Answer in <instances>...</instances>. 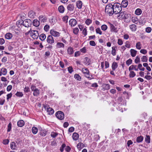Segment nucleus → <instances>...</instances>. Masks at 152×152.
I'll return each mask as SVG.
<instances>
[{
    "mask_svg": "<svg viewBox=\"0 0 152 152\" xmlns=\"http://www.w3.org/2000/svg\"><path fill=\"white\" fill-rule=\"evenodd\" d=\"M114 13L115 14H118L122 10L121 4L118 3H115L113 4Z\"/></svg>",
    "mask_w": 152,
    "mask_h": 152,
    "instance_id": "1",
    "label": "nucleus"
},
{
    "mask_svg": "<svg viewBox=\"0 0 152 152\" xmlns=\"http://www.w3.org/2000/svg\"><path fill=\"white\" fill-rule=\"evenodd\" d=\"M113 10V4H110L106 6L105 11L106 12L109 14L110 16L112 15L114 13V10Z\"/></svg>",
    "mask_w": 152,
    "mask_h": 152,
    "instance_id": "2",
    "label": "nucleus"
},
{
    "mask_svg": "<svg viewBox=\"0 0 152 152\" xmlns=\"http://www.w3.org/2000/svg\"><path fill=\"white\" fill-rule=\"evenodd\" d=\"M117 18L118 19H126L129 17V16L130 15L127 14L126 12L125 11H123L121 12V11L118 14Z\"/></svg>",
    "mask_w": 152,
    "mask_h": 152,
    "instance_id": "3",
    "label": "nucleus"
},
{
    "mask_svg": "<svg viewBox=\"0 0 152 152\" xmlns=\"http://www.w3.org/2000/svg\"><path fill=\"white\" fill-rule=\"evenodd\" d=\"M31 37L34 39H37L39 37L38 32L36 30H32L30 33Z\"/></svg>",
    "mask_w": 152,
    "mask_h": 152,
    "instance_id": "4",
    "label": "nucleus"
},
{
    "mask_svg": "<svg viewBox=\"0 0 152 152\" xmlns=\"http://www.w3.org/2000/svg\"><path fill=\"white\" fill-rule=\"evenodd\" d=\"M32 24V21L29 19H26L23 20V26L26 27H30Z\"/></svg>",
    "mask_w": 152,
    "mask_h": 152,
    "instance_id": "5",
    "label": "nucleus"
},
{
    "mask_svg": "<svg viewBox=\"0 0 152 152\" xmlns=\"http://www.w3.org/2000/svg\"><path fill=\"white\" fill-rule=\"evenodd\" d=\"M56 116L57 118L60 120H62L64 118V115L61 111H58L56 113Z\"/></svg>",
    "mask_w": 152,
    "mask_h": 152,
    "instance_id": "6",
    "label": "nucleus"
},
{
    "mask_svg": "<svg viewBox=\"0 0 152 152\" xmlns=\"http://www.w3.org/2000/svg\"><path fill=\"white\" fill-rule=\"evenodd\" d=\"M47 42L50 45H52L54 43V41L52 35H49L47 38Z\"/></svg>",
    "mask_w": 152,
    "mask_h": 152,
    "instance_id": "7",
    "label": "nucleus"
},
{
    "mask_svg": "<svg viewBox=\"0 0 152 152\" xmlns=\"http://www.w3.org/2000/svg\"><path fill=\"white\" fill-rule=\"evenodd\" d=\"M50 34L51 35L55 37H58L60 36V33L52 29L50 31Z\"/></svg>",
    "mask_w": 152,
    "mask_h": 152,
    "instance_id": "8",
    "label": "nucleus"
},
{
    "mask_svg": "<svg viewBox=\"0 0 152 152\" xmlns=\"http://www.w3.org/2000/svg\"><path fill=\"white\" fill-rule=\"evenodd\" d=\"M109 24L111 31V32L117 33L118 31L117 28L112 24L109 23Z\"/></svg>",
    "mask_w": 152,
    "mask_h": 152,
    "instance_id": "9",
    "label": "nucleus"
},
{
    "mask_svg": "<svg viewBox=\"0 0 152 152\" xmlns=\"http://www.w3.org/2000/svg\"><path fill=\"white\" fill-rule=\"evenodd\" d=\"M69 23L71 26H74L76 25L77 21L75 19H72L69 21Z\"/></svg>",
    "mask_w": 152,
    "mask_h": 152,
    "instance_id": "10",
    "label": "nucleus"
},
{
    "mask_svg": "<svg viewBox=\"0 0 152 152\" xmlns=\"http://www.w3.org/2000/svg\"><path fill=\"white\" fill-rule=\"evenodd\" d=\"M90 59L88 57H86L83 59V63L86 65H89L90 64Z\"/></svg>",
    "mask_w": 152,
    "mask_h": 152,
    "instance_id": "11",
    "label": "nucleus"
},
{
    "mask_svg": "<svg viewBox=\"0 0 152 152\" xmlns=\"http://www.w3.org/2000/svg\"><path fill=\"white\" fill-rule=\"evenodd\" d=\"M67 53L69 55H71L73 54L74 51L73 48L71 47L68 48L67 49Z\"/></svg>",
    "mask_w": 152,
    "mask_h": 152,
    "instance_id": "12",
    "label": "nucleus"
},
{
    "mask_svg": "<svg viewBox=\"0 0 152 152\" xmlns=\"http://www.w3.org/2000/svg\"><path fill=\"white\" fill-rule=\"evenodd\" d=\"M35 16V13L32 10H30L28 12V17L30 18H33Z\"/></svg>",
    "mask_w": 152,
    "mask_h": 152,
    "instance_id": "13",
    "label": "nucleus"
},
{
    "mask_svg": "<svg viewBox=\"0 0 152 152\" xmlns=\"http://www.w3.org/2000/svg\"><path fill=\"white\" fill-rule=\"evenodd\" d=\"M128 1L127 0H123L121 4V7L124 8L126 7L128 5Z\"/></svg>",
    "mask_w": 152,
    "mask_h": 152,
    "instance_id": "14",
    "label": "nucleus"
},
{
    "mask_svg": "<svg viewBox=\"0 0 152 152\" xmlns=\"http://www.w3.org/2000/svg\"><path fill=\"white\" fill-rule=\"evenodd\" d=\"M72 137L74 140H78L79 137L78 134L76 132L72 134Z\"/></svg>",
    "mask_w": 152,
    "mask_h": 152,
    "instance_id": "15",
    "label": "nucleus"
},
{
    "mask_svg": "<svg viewBox=\"0 0 152 152\" xmlns=\"http://www.w3.org/2000/svg\"><path fill=\"white\" fill-rule=\"evenodd\" d=\"M10 147L13 150H15L17 147L16 143L14 142H12L10 143Z\"/></svg>",
    "mask_w": 152,
    "mask_h": 152,
    "instance_id": "16",
    "label": "nucleus"
},
{
    "mask_svg": "<svg viewBox=\"0 0 152 152\" xmlns=\"http://www.w3.org/2000/svg\"><path fill=\"white\" fill-rule=\"evenodd\" d=\"M74 5L73 4H69L68 5L67 8L68 11H72L74 9Z\"/></svg>",
    "mask_w": 152,
    "mask_h": 152,
    "instance_id": "17",
    "label": "nucleus"
},
{
    "mask_svg": "<svg viewBox=\"0 0 152 152\" xmlns=\"http://www.w3.org/2000/svg\"><path fill=\"white\" fill-rule=\"evenodd\" d=\"M84 147V145L82 142H79L77 145V149L80 150Z\"/></svg>",
    "mask_w": 152,
    "mask_h": 152,
    "instance_id": "18",
    "label": "nucleus"
},
{
    "mask_svg": "<svg viewBox=\"0 0 152 152\" xmlns=\"http://www.w3.org/2000/svg\"><path fill=\"white\" fill-rule=\"evenodd\" d=\"M33 25L35 27L38 26L40 24L39 22L37 20H34L33 22Z\"/></svg>",
    "mask_w": 152,
    "mask_h": 152,
    "instance_id": "19",
    "label": "nucleus"
},
{
    "mask_svg": "<svg viewBox=\"0 0 152 152\" xmlns=\"http://www.w3.org/2000/svg\"><path fill=\"white\" fill-rule=\"evenodd\" d=\"M130 52L131 56L132 57H134L136 55L137 51L134 49H131L130 50Z\"/></svg>",
    "mask_w": 152,
    "mask_h": 152,
    "instance_id": "20",
    "label": "nucleus"
},
{
    "mask_svg": "<svg viewBox=\"0 0 152 152\" xmlns=\"http://www.w3.org/2000/svg\"><path fill=\"white\" fill-rule=\"evenodd\" d=\"M129 28L132 31H134L137 29V26L135 24H132L130 25Z\"/></svg>",
    "mask_w": 152,
    "mask_h": 152,
    "instance_id": "21",
    "label": "nucleus"
},
{
    "mask_svg": "<svg viewBox=\"0 0 152 152\" xmlns=\"http://www.w3.org/2000/svg\"><path fill=\"white\" fill-rule=\"evenodd\" d=\"M23 21L22 20H19V21L17 22L16 23V25L19 28H20L22 25L23 26Z\"/></svg>",
    "mask_w": 152,
    "mask_h": 152,
    "instance_id": "22",
    "label": "nucleus"
},
{
    "mask_svg": "<svg viewBox=\"0 0 152 152\" xmlns=\"http://www.w3.org/2000/svg\"><path fill=\"white\" fill-rule=\"evenodd\" d=\"M112 68L113 70H115V69L118 67V63L116 62H113L112 64Z\"/></svg>",
    "mask_w": 152,
    "mask_h": 152,
    "instance_id": "23",
    "label": "nucleus"
},
{
    "mask_svg": "<svg viewBox=\"0 0 152 152\" xmlns=\"http://www.w3.org/2000/svg\"><path fill=\"white\" fill-rule=\"evenodd\" d=\"M5 38L8 39H10L12 37V34L10 33H7L5 35Z\"/></svg>",
    "mask_w": 152,
    "mask_h": 152,
    "instance_id": "24",
    "label": "nucleus"
},
{
    "mask_svg": "<svg viewBox=\"0 0 152 152\" xmlns=\"http://www.w3.org/2000/svg\"><path fill=\"white\" fill-rule=\"evenodd\" d=\"M47 111L50 115H52L53 114L54 112L52 108L50 107L47 108Z\"/></svg>",
    "mask_w": 152,
    "mask_h": 152,
    "instance_id": "25",
    "label": "nucleus"
},
{
    "mask_svg": "<svg viewBox=\"0 0 152 152\" xmlns=\"http://www.w3.org/2000/svg\"><path fill=\"white\" fill-rule=\"evenodd\" d=\"M24 124V122L22 120H20L17 122V125L19 127H22Z\"/></svg>",
    "mask_w": 152,
    "mask_h": 152,
    "instance_id": "26",
    "label": "nucleus"
},
{
    "mask_svg": "<svg viewBox=\"0 0 152 152\" xmlns=\"http://www.w3.org/2000/svg\"><path fill=\"white\" fill-rule=\"evenodd\" d=\"M58 10L60 13H63L64 12V8L62 5H61L58 7Z\"/></svg>",
    "mask_w": 152,
    "mask_h": 152,
    "instance_id": "27",
    "label": "nucleus"
},
{
    "mask_svg": "<svg viewBox=\"0 0 152 152\" xmlns=\"http://www.w3.org/2000/svg\"><path fill=\"white\" fill-rule=\"evenodd\" d=\"M143 139V137L142 136H140L137 137L136 139L137 142L138 143L141 142Z\"/></svg>",
    "mask_w": 152,
    "mask_h": 152,
    "instance_id": "28",
    "label": "nucleus"
},
{
    "mask_svg": "<svg viewBox=\"0 0 152 152\" xmlns=\"http://www.w3.org/2000/svg\"><path fill=\"white\" fill-rule=\"evenodd\" d=\"M82 2L80 1H78L76 2L77 7L79 9H80L82 8Z\"/></svg>",
    "mask_w": 152,
    "mask_h": 152,
    "instance_id": "29",
    "label": "nucleus"
},
{
    "mask_svg": "<svg viewBox=\"0 0 152 152\" xmlns=\"http://www.w3.org/2000/svg\"><path fill=\"white\" fill-rule=\"evenodd\" d=\"M142 11L141 9L140 8L137 9L135 11V14L137 15H140L142 13Z\"/></svg>",
    "mask_w": 152,
    "mask_h": 152,
    "instance_id": "30",
    "label": "nucleus"
},
{
    "mask_svg": "<svg viewBox=\"0 0 152 152\" xmlns=\"http://www.w3.org/2000/svg\"><path fill=\"white\" fill-rule=\"evenodd\" d=\"M15 43H13L10 44L8 46V49L9 50L11 51L15 47Z\"/></svg>",
    "mask_w": 152,
    "mask_h": 152,
    "instance_id": "31",
    "label": "nucleus"
},
{
    "mask_svg": "<svg viewBox=\"0 0 152 152\" xmlns=\"http://www.w3.org/2000/svg\"><path fill=\"white\" fill-rule=\"evenodd\" d=\"M39 39L42 41H44L46 38V36L44 34H41L39 36Z\"/></svg>",
    "mask_w": 152,
    "mask_h": 152,
    "instance_id": "32",
    "label": "nucleus"
},
{
    "mask_svg": "<svg viewBox=\"0 0 152 152\" xmlns=\"http://www.w3.org/2000/svg\"><path fill=\"white\" fill-rule=\"evenodd\" d=\"M145 141L148 144L150 142V136L146 135L145 138Z\"/></svg>",
    "mask_w": 152,
    "mask_h": 152,
    "instance_id": "33",
    "label": "nucleus"
},
{
    "mask_svg": "<svg viewBox=\"0 0 152 152\" xmlns=\"http://www.w3.org/2000/svg\"><path fill=\"white\" fill-rule=\"evenodd\" d=\"M32 133L35 134L37 133L38 132V129L37 127L35 126H33L32 128Z\"/></svg>",
    "mask_w": 152,
    "mask_h": 152,
    "instance_id": "34",
    "label": "nucleus"
},
{
    "mask_svg": "<svg viewBox=\"0 0 152 152\" xmlns=\"http://www.w3.org/2000/svg\"><path fill=\"white\" fill-rule=\"evenodd\" d=\"M136 48L139 50H140L142 48V45L140 42H137L136 45Z\"/></svg>",
    "mask_w": 152,
    "mask_h": 152,
    "instance_id": "35",
    "label": "nucleus"
},
{
    "mask_svg": "<svg viewBox=\"0 0 152 152\" xmlns=\"http://www.w3.org/2000/svg\"><path fill=\"white\" fill-rule=\"evenodd\" d=\"M117 47L115 46H113L112 47V54L113 56H115L116 55V49Z\"/></svg>",
    "mask_w": 152,
    "mask_h": 152,
    "instance_id": "36",
    "label": "nucleus"
},
{
    "mask_svg": "<svg viewBox=\"0 0 152 152\" xmlns=\"http://www.w3.org/2000/svg\"><path fill=\"white\" fill-rule=\"evenodd\" d=\"M74 78L78 81L81 80V77L78 74H75L74 75Z\"/></svg>",
    "mask_w": 152,
    "mask_h": 152,
    "instance_id": "37",
    "label": "nucleus"
},
{
    "mask_svg": "<svg viewBox=\"0 0 152 152\" xmlns=\"http://www.w3.org/2000/svg\"><path fill=\"white\" fill-rule=\"evenodd\" d=\"M141 60L142 62H147L148 61V58L146 56H143L141 57Z\"/></svg>",
    "mask_w": 152,
    "mask_h": 152,
    "instance_id": "38",
    "label": "nucleus"
},
{
    "mask_svg": "<svg viewBox=\"0 0 152 152\" xmlns=\"http://www.w3.org/2000/svg\"><path fill=\"white\" fill-rule=\"evenodd\" d=\"M57 46L58 48H64V44L61 42H58L57 44Z\"/></svg>",
    "mask_w": 152,
    "mask_h": 152,
    "instance_id": "39",
    "label": "nucleus"
},
{
    "mask_svg": "<svg viewBox=\"0 0 152 152\" xmlns=\"http://www.w3.org/2000/svg\"><path fill=\"white\" fill-rule=\"evenodd\" d=\"M82 71L84 74L87 73L89 72L88 69L86 68H83L82 69Z\"/></svg>",
    "mask_w": 152,
    "mask_h": 152,
    "instance_id": "40",
    "label": "nucleus"
},
{
    "mask_svg": "<svg viewBox=\"0 0 152 152\" xmlns=\"http://www.w3.org/2000/svg\"><path fill=\"white\" fill-rule=\"evenodd\" d=\"M136 75L135 73L133 71H131L130 72L129 76L130 77L133 78Z\"/></svg>",
    "mask_w": 152,
    "mask_h": 152,
    "instance_id": "41",
    "label": "nucleus"
},
{
    "mask_svg": "<svg viewBox=\"0 0 152 152\" xmlns=\"http://www.w3.org/2000/svg\"><path fill=\"white\" fill-rule=\"evenodd\" d=\"M79 30L77 28H75L73 29V32L75 35H77L79 32Z\"/></svg>",
    "mask_w": 152,
    "mask_h": 152,
    "instance_id": "42",
    "label": "nucleus"
},
{
    "mask_svg": "<svg viewBox=\"0 0 152 152\" xmlns=\"http://www.w3.org/2000/svg\"><path fill=\"white\" fill-rule=\"evenodd\" d=\"M39 94V90L38 89L35 92H33V95L34 96H37Z\"/></svg>",
    "mask_w": 152,
    "mask_h": 152,
    "instance_id": "43",
    "label": "nucleus"
},
{
    "mask_svg": "<svg viewBox=\"0 0 152 152\" xmlns=\"http://www.w3.org/2000/svg\"><path fill=\"white\" fill-rule=\"evenodd\" d=\"M132 22L135 23V24H137V23L138 19L136 17H134V18H132Z\"/></svg>",
    "mask_w": 152,
    "mask_h": 152,
    "instance_id": "44",
    "label": "nucleus"
},
{
    "mask_svg": "<svg viewBox=\"0 0 152 152\" xmlns=\"http://www.w3.org/2000/svg\"><path fill=\"white\" fill-rule=\"evenodd\" d=\"M97 34H99L100 35L102 34V32L99 28H96L95 30Z\"/></svg>",
    "mask_w": 152,
    "mask_h": 152,
    "instance_id": "45",
    "label": "nucleus"
},
{
    "mask_svg": "<svg viewBox=\"0 0 152 152\" xmlns=\"http://www.w3.org/2000/svg\"><path fill=\"white\" fill-rule=\"evenodd\" d=\"M58 135V133L54 132H52L50 134V136L51 137H52L53 138H54L56 137L57 135Z\"/></svg>",
    "mask_w": 152,
    "mask_h": 152,
    "instance_id": "46",
    "label": "nucleus"
},
{
    "mask_svg": "<svg viewBox=\"0 0 152 152\" xmlns=\"http://www.w3.org/2000/svg\"><path fill=\"white\" fill-rule=\"evenodd\" d=\"M104 88L107 90L109 89L110 88V86L109 84H105L103 85Z\"/></svg>",
    "mask_w": 152,
    "mask_h": 152,
    "instance_id": "47",
    "label": "nucleus"
},
{
    "mask_svg": "<svg viewBox=\"0 0 152 152\" xmlns=\"http://www.w3.org/2000/svg\"><path fill=\"white\" fill-rule=\"evenodd\" d=\"M101 28L102 30L105 31L107 29V27L106 25L104 24L101 26Z\"/></svg>",
    "mask_w": 152,
    "mask_h": 152,
    "instance_id": "48",
    "label": "nucleus"
},
{
    "mask_svg": "<svg viewBox=\"0 0 152 152\" xmlns=\"http://www.w3.org/2000/svg\"><path fill=\"white\" fill-rule=\"evenodd\" d=\"M92 23V20L89 19H87L85 21V23L88 25H89Z\"/></svg>",
    "mask_w": 152,
    "mask_h": 152,
    "instance_id": "49",
    "label": "nucleus"
},
{
    "mask_svg": "<svg viewBox=\"0 0 152 152\" xmlns=\"http://www.w3.org/2000/svg\"><path fill=\"white\" fill-rule=\"evenodd\" d=\"M40 134L43 136H45L46 134V132L44 130H41L40 132Z\"/></svg>",
    "mask_w": 152,
    "mask_h": 152,
    "instance_id": "50",
    "label": "nucleus"
},
{
    "mask_svg": "<svg viewBox=\"0 0 152 152\" xmlns=\"http://www.w3.org/2000/svg\"><path fill=\"white\" fill-rule=\"evenodd\" d=\"M140 52L143 54H145L147 53V50L145 49H142L140 51Z\"/></svg>",
    "mask_w": 152,
    "mask_h": 152,
    "instance_id": "51",
    "label": "nucleus"
},
{
    "mask_svg": "<svg viewBox=\"0 0 152 152\" xmlns=\"http://www.w3.org/2000/svg\"><path fill=\"white\" fill-rule=\"evenodd\" d=\"M82 33L84 35V37H86L87 35V29L86 28H85L83 29Z\"/></svg>",
    "mask_w": 152,
    "mask_h": 152,
    "instance_id": "52",
    "label": "nucleus"
},
{
    "mask_svg": "<svg viewBox=\"0 0 152 152\" xmlns=\"http://www.w3.org/2000/svg\"><path fill=\"white\" fill-rule=\"evenodd\" d=\"M15 95L21 97L23 95V94L22 92L17 91Z\"/></svg>",
    "mask_w": 152,
    "mask_h": 152,
    "instance_id": "53",
    "label": "nucleus"
},
{
    "mask_svg": "<svg viewBox=\"0 0 152 152\" xmlns=\"http://www.w3.org/2000/svg\"><path fill=\"white\" fill-rule=\"evenodd\" d=\"M66 146V145L65 144H63L61 146L60 148V150L61 152H63L64 151V149Z\"/></svg>",
    "mask_w": 152,
    "mask_h": 152,
    "instance_id": "54",
    "label": "nucleus"
},
{
    "mask_svg": "<svg viewBox=\"0 0 152 152\" xmlns=\"http://www.w3.org/2000/svg\"><path fill=\"white\" fill-rule=\"evenodd\" d=\"M68 70L69 73H72L73 71V68L71 66H69L68 68Z\"/></svg>",
    "mask_w": 152,
    "mask_h": 152,
    "instance_id": "55",
    "label": "nucleus"
},
{
    "mask_svg": "<svg viewBox=\"0 0 152 152\" xmlns=\"http://www.w3.org/2000/svg\"><path fill=\"white\" fill-rule=\"evenodd\" d=\"M132 62V60L131 59H129L128 60H127L126 63V64L129 66V65L131 64Z\"/></svg>",
    "mask_w": 152,
    "mask_h": 152,
    "instance_id": "56",
    "label": "nucleus"
},
{
    "mask_svg": "<svg viewBox=\"0 0 152 152\" xmlns=\"http://www.w3.org/2000/svg\"><path fill=\"white\" fill-rule=\"evenodd\" d=\"M50 28V26L49 25H46L44 27V30L45 31H47L49 30Z\"/></svg>",
    "mask_w": 152,
    "mask_h": 152,
    "instance_id": "57",
    "label": "nucleus"
},
{
    "mask_svg": "<svg viewBox=\"0 0 152 152\" xmlns=\"http://www.w3.org/2000/svg\"><path fill=\"white\" fill-rule=\"evenodd\" d=\"M134 61L136 64H137L138 62H140V58L138 56H137L136 57V59Z\"/></svg>",
    "mask_w": 152,
    "mask_h": 152,
    "instance_id": "58",
    "label": "nucleus"
},
{
    "mask_svg": "<svg viewBox=\"0 0 152 152\" xmlns=\"http://www.w3.org/2000/svg\"><path fill=\"white\" fill-rule=\"evenodd\" d=\"M4 48L3 46H0V55H2L3 53V51L1 50H3L4 49Z\"/></svg>",
    "mask_w": 152,
    "mask_h": 152,
    "instance_id": "59",
    "label": "nucleus"
},
{
    "mask_svg": "<svg viewBox=\"0 0 152 152\" xmlns=\"http://www.w3.org/2000/svg\"><path fill=\"white\" fill-rule=\"evenodd\" d=\"M125 47L128 48L130 47V44L129 42L128 41H126L125 43Z\"/></svg>",
    "mask_w": 152,
    "mask_h": 152,
    "instance_id": "60",
    "label": "nucleus"
},
{
    "mask_svg": "<svg viewBox=\"0 0 152 152\" xmlns=\"http://www.w3.org/2000/svg\"><path fill=\"white\" fill-rule=\"evenodd\" d=\"M85 76L88 78L91 79L92 78V76L90 75L89 74V72L87 73L86 74H85Z\"/></svg>",
    "mask_w": 152,
    "mask_h": 152,
    "instance_id": "61",
    "label": "nucleus"
},
{
    "mask_svg": "<svg viewBox=\"0 0 152 152\" xmlns=\"http://www.w3.org/2000/svg\"><path fill=\"white\" fill-rule=\"evenodd\" d=\"M12 125L11 123L9 124L8 126V128L7 130V132H9L10 131L11 129Z\"/></svg>",
    "mask_w": 152,
    "mask_h": 152,
    "instance_id": "62",
    "label": "nucleus"
},
{
    "mask_svg": "<svg viewBox=\"0 0 152 152\" xmlns=\"http://www.w3.org/2000/svg\"><path fill=\"white\" fill-rule=\"evenodd\" d=\"M80 50L81 52L83 53H86V48L85 47H84L82 49H80Z\"/></svg>",
    "mask_w": 152,
    "mask_h": 152,
    "instance_id": "63",
    "label": "nucleus"
},
{
    "mask_svg": "<svg viewBox=\"0 0 152 152\" xmlns=\"http://www.w3.org/2000/svg\"><path fill=\"white\" fill-rule=\"evenodd\" d=\"M90 45L93 46H94L96 45V43L94 41H91L89 42Z\"/></svg>",
    "mask_w": 152,
    "mask_h": 152,
    "instance_id": "64",
    "label": "nucleus"
}]
</instances>
